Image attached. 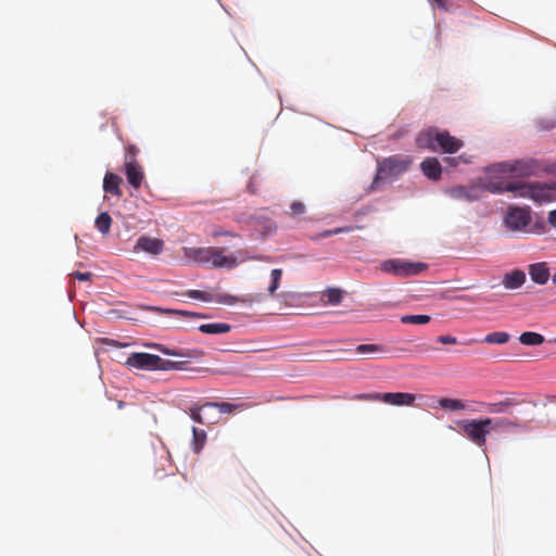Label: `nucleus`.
<instances>
[{
    "instance_id": "1",
    "label": "nucleus",
    "mask_w": 556,
    "mask_h": 556,
    "mask_svg": "<svg viewBox=\"0 0 556 556\" xmlns=\"http://www.w3.org/2000/svg\"><path fill=\"white\" fill-rule=\"evenodd\" d=\"M486 189L493 193L503 192H517V197L531 199L534 202L542 204L552 202L556 199V184H526V182H507V184H493L490 182Z\"/></svg>"
},
{
    "instance_id": "2",
    "label": "nucleus",
    "mask_w": 556,
    "mask_h": 556,
    "mask_svg": "<svg viewBox=\"0 0 556 556\" xmlns=\"http://www.w3.org/2000/svg\"><path fill=\"white\" fill-rule=\"evenodd\" d=\"M462 433L475 443L478 447L483 448L486 445V437L492 426L496 428H519V422L511 419H470L458 421Z\"/></svg>"
},
{
    "instance_id": "3",
    "label": "nucleus",
    "mask_w": 556,
    "mask_h": 556,
    "mask_svg": "<svg viewBox=\"0 0 556 556\" xmlns=\"http://www.w3.org/2000/svg\"><path fill=\"white\" fill-rule=\"evenodd\" d=\"M463 141L450 135L448 131H440L437 128L422 130L416 137V146L419 149L432 152L453 154L463 147Z\"/></svg>"
},
{
    "instance_id": "4",
    "label": "nucleus",
    "mask_w": 556,
    "mask_h": 556,
    "mask_svg": "<svg viewBox=\"0 0 556 556\" xmlns=\"http://www.w3.org/2000/svg\"><path fill=\"white\" fill-rule=\"evenodd\" d=\"M185 255L199 264H211L214 268L232 269L239 264L237 257L226 255L223 248H186Z\"/></svg>"
},
{
    "instance_id": "5",
    "label": "nucleus",
    "mask_w": 556,
    "mask_h": 556,
    "mask_svg": "<svg viewBox=\"0 0 556 556\" xmlns=\"http://www.w3.org/2000/svg\"><path fill=\"white\" fill-rule=\"evenodd\" d=\"M244 403L232 404L228 402H205L194 404L189 408L191 419L202 425H214L219 420V414H232L237 409H243Z\"/></svg>"
},
{
    "instance_id": "6",
    "label": "nucleus",
    "mask_w": 556,
    "mask_h": 556,
    "mask_svg": "<svg viewBox=\"0 0 556 556\" xmlns=\"http://www.w3.org/2000/svg\"><path fill=\"white\" fill-rule=\"evenodd\" d=\"M503 222L505 227L513 232H545L544 223H536L533 229H529L532 222L531 208L529 206H508Z\"/></svg>"
},
{
    "instance_id": "7",
    "label": "nucleus",
    "mask_w": 556,
    "mask_h": 556,
    "mask_svg": "<svg viewBox=\"0 0 556 556\" xmlns=\"http://www.w3.org/2000/svg\"><path fill=\"white\" fill-rule=\"evenodd\" d=\"M410 164L412 159L404 155H393L382 160L379 163L371 189H377L381 180L396 178L401 174L407 172Z\"/></svg>"
},
{
    "instance_id": "8",
    "label": "nucleus",
    "mask_w": 556,
    "mask_h": 556,
    "mask_svg": "<svg viewBox=\"0 0 556 556\" xmlns=\"http://www.w3.org/2000/svg\"><path fill=\"white\" fill-rule=\"evenodd\" d=\"M381 270L399 277H409L420 274L427 268L424 263H414L404 260H388L381 266Z\"/></svg>"
},
{
    "instance_id": "9",
    "label": "nucleus",
    "mask_w": 556,
    "mask_h": 556,
    "mask_svg": "<svg viewBox=\"0 0 556 556\" xmlns=\"http://www.w3.org/2000/svg\"><path fill=\"white\" fill-rule=\"evenodd\" d=\"M536 168L533 161H514V162H502L493 165V169L498 173H508L515 176H529Z\"/></svg>"
},
{
    "instance_id": "10",
    "label": "nucleus",
    "mask_w": 556,
    "mask_h": 556,
    "mask_svg": "<svg viewBox=\"0 0 556 556\" xmlns=\"http://www.w3.org/2000/svg\"><path fill=\"white\" fill-rule=\"evenodd\" d=\"M160 356L149 353H132L127 359L131 367L146 370H156Z\"/></svg>"
},
{
    "instance_id": "11",
    "label": "nucleus",
    "mask_w": 556,
    "mask_h": 556,
    "mask_svg": "<svg viewBox=\"0 0 556 556\" xmlns=\"http://www.w3.org/2000/svg\"><path fill=\"white\" fill-rule=\"evenodd\" d=\"M125 175L129 185L138 190L143 181L144 173L139 163L134 159L125 161Z\"/></svg>"
},
{
    "instance_id": "12",
    "label": "nucleus",
    "mask_w": 556,
    "mask_h": 556,
    "mask_svg": "<svg viewBox=\"0 0 556 556\" xmlns=\"http://www.w3.org/2000/svg\"><path fill=\"white\" fill-rule=\"evenodd\" d=\"M447 194L459 201L473 202L480 199V190L477 187L456 186L447 190Z\"/></svg>"
},
{
    "instance_id": "13",
    "label": "nucleus",
    "mask_w": 556,
    "mask_h": 556,
    "mask_svg": "<svg viewBox=\"0 0 556 556\" xmlns=\"http://www.w3.org/2000/svg\"><path fill=\"white\" fill-rule=\"evenodd\" d=\"M416 396L406 392H388L381 393V402L394 406H412Z\"/></svg>"
},
{
    "instance_id": "14",
    "label": "nucleus",
    "mask_w": 556,
    "mask_h": 556,
    "mask_svg": "<svg viewBox=\"0 0 556 556\" xmlns=\"http://www.w3.org/2000/svg\"><path fill=\"white\" fill-rule=\"evenodd\" d=\"M528 273L531 280L538 285H545L551 277L549 267L546 262L530 264Z\"/></svg>"
},
{
    "instance_id": "15",
    "label": "nucleus",
    "mask_w": 556,
    "mask_h": 556,
    "mask_svg": "<svg viewBox=\"0 0 556 556\" xmlns=\"http://www.w3.org/2000/svg\"><path fill=\"white\" fill-rule=\"evenodd\" d=\"M163 247H164V244H163L162 240H160L157 238L146 237V236L140 237L137 240L136 245H135L136 249L144 251L152 255L160 254L163 251Z\"/></svg>"
},
{
    "instance_id": "16",
    "label": "nucleus",
    "mask_w": 556,
    "mask_h": 556,
    "mask_svg": "<svg viewBox=\"0 0 556 556\" xmlns=\"http://www.w3.org/2000/svg\"><path fill=\"white\" fill-rule=\"evenodd\" d=\"M420 169L422 174L431 179L439 180L442 175V166L437 157H427L420 164Z\"/></svg>"
},
{
    "instance_id": "17",
    "label": "nucleus",
    "mask_w": 556,
    "mask_h": 556,
    "mask_svg": "<svg viewBox=\"0 0 556 556\" xmlns=\"http://www.w3.org/2000/svg\"><path fill=\"white\" fill-rule=\"evenodd\" d=\"M526 281V274L520 269H515L507 273L503 277V286L506 289L514 290L520 288Z\"/></svg>"
},
{
    "instance_id": "18",
    "label": "nucleus",
    "mask_w": 556,
    "mask_h": 556,
    "mask_svg": "<svg viewBox=\"0 0 556 556\" xmlns=\"http://www.w3.org/2000/svg\"><path fill=\"white\" fill-rule=\"evenodd\" d=\"M122 182V178L113 173H106L103 179V190L106 193H111L117 197L122 195V191L119 185Z\"/></svg>"
},
{
    "instance_id": "19",
    "label": "nucleus",
    "mask_w": 556,
    "mask_h": 556,
    "mask_svg": "<svg viewBox=\"0 0 556 556\" xmlns=\"http://www.w3.org/2000/svg\"><path fill=\"white\" fill-rule=\"evenodd\" d=\"M520 402L516 401L513 397H506L496 403L486 404V410L491 414H501L505 413L509 407L519 405Z\"/></svg>"
},
{
    "instance_id": "20",
    "label": "nucleus",
    "mask_w": 556,
    "mask_h": 556,
    "mask_svg": "<svg viewBox=\"0 0 556 556\" xmlns=\"http://www.w3.org/2000/svg\"><path fill=\"white\" fill-rule=\"evenodd\" d=\"M230 329L231 326L225 323L203 324L199 326V330L207 334L227 333Z\"/></svg>"
},
{
    "instance_id": "21",
    "label": "nucleus",
    "mask_w": 556,
    "mask_h": 556,
    "mask_svg": "<svg viewBox=\"0 0 556 556\" xmlns=\"http://www.w3.org/2000/svg\"><path fill=\"white\" fill-rule=\"evenodd\" d=\"M545 341L544 337L538 332L526 331L519 337V342L523 345L534 346L540 345Z\"/></svg>"
},
{
    "instance_id": "22",
    "label": "nucleus",
    "mask_w": 556,
    "mask_h": 556,
    "mask_svg": "<svg viewBox=\"0 0 556 556\" xmlns=\"http://www.w3.org/2000/svg\"><path fill=\"white\" fill-rule=\"evenodd\" d=\"M96 228L102 233L108 235L111 229L112 218L109 213H101L94 222Z\"/></svg>"
},
{
    "instance_id": "23",
    "label": "nucleus",
    "mask_w": 556,
    "mask_h": 556,
    "mask_svg": "<svg viewBox=\"0 0 556 556\" xmlns=\"http://www.w3.org/2000/svg\"><path fill=\"white\" fill-rule=\"evenodd\" d=\"M510 339L509 333L505 331H495L486 334L482 342L489 343V344H504L507 343Z\"/></svg>"
},
{
    "instance_id": "24",
    "label": "nucleus",
    "mask_w": 556,
    "mask_h": 556,
    "mask_svg": "<svg viewBox=\"0 0 556 556\" xmlns=\"http://www.w3.org/2000/svg\"><path fill=\"white\" fill-rule=\"evenodd\" d=\"M206 442V432L195 427L192 428V445L193 451L199 453Z\"/></svg>"
},
{
    "instance_id": "25",
    "label": "nucleus",
    "mask_w": 556,
    "mask_h": 556,
    "mask_svg": "<svg viewBox=\"0 0 556 556\" xmlns=\"http://www.w3.org/2000/svg\"><path fill=\"white\" fill-rule=\"evenodd\" d=\"M159 350L163 354L172 355V356H179V357H200V356L203 355V352L202 351H198V350L181 351V350H170V349H167V348H159Z\"/></svg>"
},
{
    "instance_id": "26",
    "label": "nucleus",
    "mask_w": 556,
    "mask_h": 556,
    "mask_svg": "<svg viewBox=\"0 0 556 556\" xmlns=\"http://www.w3.org/2000/svg\"><path fill=\"white\" fill-rule=\"evenodd\" d=\"M440 407L448 410H462L466 408V405L463 401L450 397H442L439 401Z\"/></svg>"
},
{
    "instance_id": "27",
    "label": "nucleus",
    "mask_w": 556,
    "mask_h": 556,
    "mask_svg": "<svg viewBox=\"0 0 556 556\" xmlns=\"http://www.w3.org/2000/svg\"><path fill=\"white\" fill-rule=\"evenodd\" d=\"M431 320L429 315H403L401 317L402 324H412V325H425Z\"/></svg>"
},
{
    "instance_id": "28",
    "label": "nucleus",
    "mask_w": 556,
    "mask_h": 556,
    "mask_svg": "<svg viewBox=\"0 0 556 556\" xmlns=\"http://www.w3.org/2000/svg\"><path fill=\"white\" fill-rule=\"evenodd\" d=\"M182 362H173L169 359H163L160 357V362H157L156 370H180L184 369Z\"/></svg>"
},
{
    "instance_id": "29",
    "label": "nucleus",
    "mask_w": 556,
    "mask_h": 556,
    "mask_svg": "<svg viewBox=\"0 0 556 556\" xmlns=\"http://www.w3.org/2000/svg\"><path fill=\"white\" fill-rule=\"evenodd\" d=\"M353 229L354 228L351 227V226L339 227V228H334V229H327V230H324L320 233L312 237V240H318V239H321V238H327V237H330V236H334V235H339V233H344V232H351Z\"/></svg>"
},
{
    "instance_id": "30",
    "label": "nucleus",
    "mask_w": 556,
    "mask_h": 556,
    "mask_svg": "<svg viewBox=\"0 0 556 556\" xmlns=\"http://www.w3.org/2000/svg\"><path fill=\"white\" fill-rule=\"evenodd\" d=\"M271 283L268 287V293L274 295L277 289L279 288L280 280L282 277V270L280 268H275L270 271Z\"/></svg>"
},
{
    "instance_id": "31",
    "label": "nucleus",
    "mask_w": 556,
    "mask_h": 556,
    "mask_svg": "<svg viewBox=\"0 0 556 556\" xmlns=\"http://www.w3.org/2000/svg\"><path fill=\"white\" fill-rule=\"evenodd\" d=\"M324 298L327 299V303L329 304H339L342 301V292L340 289L330 288L327 289L324 294Z\"/></svg>"
},
{
    "instance_id": "32",
    "label": "nucleus",
    "mask_w": 556,
    "mask_h": 556,
    "mask_svg": "<svg viewBox=\"0 0 556 556\" xmlns=\"http://www.w3.org/2000/svg\"><path fill=\"white\" fill-rule=\"evenodd\" d=\"M184 294L189 296V298H191V299L200 300V301H203V302H211V301H213V294L210 293V292H205V291L188 290Z\"/></svg>"
},
{
    "instance_id": "33",
    "label": "nucleus",
    "mask_w": 556,
    "mask_h": 556,
    "mask_svg": "<svg viewBox=\"0 0 556 556\" xmlns=\"http://www.w3.org/2000/svg\"><path fill=\"white\" fill-rule=\"evenodd\" d=\"M386 351L383 345L379 344H361L356 348V352L359 354L365 353H382Z\"/></svg>"
},
{
    "instance_id": "34",
    "label": "nucleus",
    "mask_w": 556,
    "mask_h": 556,
    "mask_svg": "<svg viewBox=\"0 0 556 556\" xmlns=\"http://www.w3.org/2000/svg\"><path fill=\"white\" fill-rule=\"evenodd\" d=\"M305 213V205L300 201H294L290 205V214L292 216H300Z\"/></svg>"
},
{
    "instance_id": "35",
    "label": "nucleus",
    "mask_w": 556,
    "mask_h": 556,
    "mask_svg": "<svg viewBox=\"0 0 556 556\" xmlns=\"http://www.w3.org/2000/svg\"><path fill=\"white\" fill-rule=\"evenodd\" d=\"M355 399L356 400H359V401H371V402H377V401H381V393H362V394H357L355 395Z\"/></svg>"
},
{
    "instance_id": "36",
    "label": "nucleus",
    "mask_w": 556,
    "mask_h": 556,
    "mask_svg": "<svg viewBox=\"0 0 556 556\" xmlns=\"http://www.w3.org/2000/svg\"><path fill=\"white\" fill-rule=\"evenodd\" d=\"M216 301L219 302V303H223V304H227V305H233L235 303H237L239 300L238 298L233 296V295H230V294H219L217 298H216Z\"/></svg>"
},
{
    "instance_id": "37",
    "label": "nucleus",
    "mask_w": 556,
    "mask_h": 556,
    "mask_svg": "<svg viewBox=\"0 0 556 556\" xmlns=\"http://www.w3.org/2000/svg\"><path fill=\"white\" fill-rule=\"evenodd\" d=\"M164 312L167 314L182 315V316H188V317H202L201 314L192 313V312H188V311L165 309Z\"/></svg>"
},
{
    "instance_id": "38",
    "label": "nucleus",
    "mask_w": 556,
    "mask_h": 556,
    "mask_svg": "<svg viewBox=\"0 0 556 556\" xmlns=\"http://www.w3.org/2000/svg\"><path fill=\"white\" fill-rule=\"evenodd\" d=\"M437 341L442 344H456L457 343V339L450 334L439 336L437 338Z\"/></svg>"
},
{
    "instance_id": "39",
    "label": "nucleus",
    "mask_w": 556,
    "mask_h": 556,
    "mask_svg": "<svg viewBox=\"0 0 556 556\" xmlns=\"http://www.w3.org/2000/svg\"><path fill=\"white\" fill-rule=\"evenodd\" d=\"M429 2L432 7H437L438 9H440L442 11L448 10V4H447L446 0H429Z\"/></svg>"
},
{
    "instance_id": "40",
    "label": "nucleus",
    "mask_w": 556,
    "mask_h": 556,
    "mask_svg": "<svg viewBox=\"0 0 556 556\" xmlns=\"http://www.w3.org/2000/svg\"><path fill=\"white\" fill-rule=\"evenodd\" d=\"M72 276L79 281H89L91 279L92 274L88 273V271L87 273L75 271L72 274Z\"/></svg>"
},
{
    "instance_id": "41",
    "label": "nucleus",
    "mask_w": 556,
    "mask_h": 556,
    "mask_svg": "<svg viewBox=\"0 0 556 556\" xmlns=\"http://www.w3.org/2000/svg\"><path fill=\"white\" fill-rule=\"evenodd\" d=\"M138 152H139V149L136 146L131 144V146L127 147V149H126V161L128 159L136 160V156H137Z\"/></svg>"
},
{
    "instance_id": "42",
    "label": "nucleus",
    "mask_w": 556,
    "mask_h": 556,
    "mask_svg": "<svg viewBox=\"0 0 556 556\" xmlns=\"http://www.w3.org/2000/svg\"><path fill=\"white\" fill-rule=\"evenodd\" d=\"M462 159H463L462 156H459V157H451V156H448V157H445V159H444V162H445L447 165L455 167V166H457V165H458V163H459V161H460Z\"/></svg>"
},
{
    "instance_id": "43",
    "label": "nucleus",
    "mask_w": 556,
    "mask_h": 556,
    "mask_svg": "<svg viewBox=\"0 0 556 556\" xmlns=\"http://www.w3.org/2000/svg\"><path fill=\"white\" fill-rule=\"evenodd\" d=\"M220 236L235 237L236 235H235V233H232L231 231H225V230H223L222 228L215 229V230L213 231V237H220Z\"/></svg>"
},
{
    "instance_id": "44",
    "label": "nucleus",
    "mask_w": 556,
    "mask_h": 556,
    "mask_svg": "<svg viewBox=\"0 0 556 556\" xmlns=\"http://www.w3.org/2000/svg\"><path fill=\"white\" fill-rule=\"evenodd\" d=\"M548 223L556 228V210H553L548 213Z\"/></svg>"
},
{
    "instance_id": "45",
    "label": "nucleus",
    "mask_w": 556,
    "mask_h": 556,
    "mask_svg": "<svg viewBox=\"0 0 556 556\" xmlns=\"http://www.w3.org/2000/svg\"><path fill=\"white\" fill-rule=\"evenodd\" d=\"M255 180H256V177L253 176L248 185V189L251 193H256V189H255Z\"/></svg>"
},
{
    "instance_id": "46",
    "label": "nucleus",
    "mask_w": 556,
    "mask_h": 556,
    "mask_svg": "<svg viewBox=\"0 0 556 556\" xmlns=\"http://www.w3.org/2000/svg\"><path fill=\"white\" fill-rule=\"evenodd\" d=\"M202 415L204 417H213L214 415H218V413H215L214 409L213 410H204V412H202Z\"/></svg>"
},
{
    "instance_id": "47",
    "label": "nucleus",
    "mask_w": 556,
    "mask_h": 556,
    "mask_svg": "<svg viewBox=\"0 0 556 556\" xmlns=\"http://www.w3.org/2000/svg\"><path fill=\"white\" fill-rule=\"evenodd\" d=\"M552 282L556 286V274L553 275Z\"/></svg>"
}]
</instances>
